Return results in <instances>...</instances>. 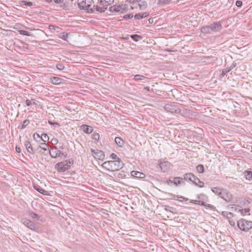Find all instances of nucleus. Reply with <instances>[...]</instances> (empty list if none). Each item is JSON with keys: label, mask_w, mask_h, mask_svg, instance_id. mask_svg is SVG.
I'll return each mask as SVG.
<instances>
[{"label": "nucleus", "mask_w": 252, "mask_h": 252, "mask_svg": "<svg viewBox=\"0 0 252 252\" xmlns=\"http://www.w3.org/2000/svg\"><path fill=\"white\" fill-rule=\"evenodd\" d=\"M123 163L120 159L115 160L106 161L102 164V167L108 171H118L123 167Z\"/></svg>", "instance_id": "obj_1"}, {"label": "nucleus", "mask_w": 252, "mask_h": 252, "mask_svg": "<svg viewBox=\"0 0 252 252\" xmlns=\"http://www.w3.org/2000/svg\"><path fill=\"white\" fill-rule=\"evenodd\" d=\"M73 160L69 159L57 163L55 165V168L59 172H64L70 168L71 165L73 163Z\"/></svg>", "instance_id": "obj_2"}, {"label": "nucleus", "mask_w": 252, "mask_h": 252, "mask_svg": "<svg viewBox=\"0 0 252 252\" xmlns=\"http://www.w3.org/2000/svg\"><path fill=\"white\" fill-rule=\"evenodd\" d=\"M165 109L166 111L171 113H180L182 115L187 117L190 112L189 110L183 109L181 110L178 106L175 105L167 104L165 106Z\"/></svg>", "instance_id": "obj_3"}, {"label": "nucleus", "mask_w": 252, "mask_h": 252, "mask_svg": "<svg viewBox=\"0 0 252 252\" xmlns=\"http://www.w3.org/2000/svg\"><path fill=\"white\" fill-rule=\"evenodd\" d=\"M78 5L80 9L87 10L88 12L94 13V9L91 7L93 0H78Z\"/></svg>", "instance_id": "obj_4"}, {"label": "nucleus", "mask_w": 252, "mask_h": 252, "mask_svg": "<svg viewBox=\"0 0 252 252\" xmlns=\"http://www.w3.org/2000/svg\"><path fill=\"white\" fill-rule=\"evenodd\" d=\"M239 228L244 231H248L252 228V221L242 219L237 221Z\"/></svg>", "instance_id": "obj_5"}, {"label": "nucleus", "mask_w": 252, "mask_h": 252, "mask_svg": "<svg viewBox=\"0 0 252 252\" xmlns=\"http://www.w3.org/2000/svg\"><path fill=\"white\" fill-rule=\"evenodd\" d=\"M128 10L127 6L126 4L114 5L109 7V11L112 12L124 13Z\"/></svg>", "instance_id": "obj_6"}, {"label": "nucleus", "mask_w": 252, "mask_h": 252, "mask_svg": "<svg viewBox=\"0 0 252 252\" xmlns=\"http://www.w3.org/2000/svg\"><path fill=\"white\" fill-rule=\"evenodd\" d=\"M49 154L50 156L53 158H56L58 157H60L61 156H64L65 158H66L67 155H64L57 147H54L49 150Z\"/></svg>", "instance_id": "obj_7"}, {"label": "nucleus", "mask_w": 252, "mask_h": 252, "mask_svg": "<svg viewBox=\"0 0 252 252\" xmlns=\"http://www.w3.org/2000/svg\"><path fill=\"white\" fill-rule=\"evenodd\" d=\"M220 197L227 202H234L232 194L225 189L223 190Z\"/></svg>", "instance_id": "obj_8"}, {"label": "nucleus", "mask_w": 252, "mask_h": 252, "mask_svg": "<svg viewBox=\"0 0 252 252\" xmlns=\"http://www.w3.org/2000/svg\"><path fill=\"white\" fill-rule=\"evenodd\" d=\"M92 155L95 158L101 159L104 158V154L102 151L94 149H91Z\"/></svg>", "instance_id": "obj_9"}, {"label": "nucleus", "mask_w": 252, "mask_h": 252, "mask_svg": "<svg viewBox=\"0 0 252 252\" xmlns=\"http://www.w3.org/2000/svg\"><path fill=\"white\" fill-rule=\"evenodd\" d=\"M170 163L168 161H160L159 166L161 170L163 172L168 171L170 168Z\"/></svg>", "instance_id": "obj_10"}, {"label": "nucleus", "mask_w": 252, "mask_h": 252, "mask_svg": "<svg viewBox=\"0 0 252 252\" xmlns=\"http://www.w3.org/2000/svg\"><path fill=\"white\" fill-rule=\"evenodd\" d=\"M23 224L27 226L28 228L31 229V230H34L35 228V224L32 221L24 219L22 220Z\"/></svg>", "instance_id": "obj_11"}, {"label": "nucleus", "mask_w": 252, "mask_h": 252, "mask_svg": "<svg viewBox=\"0 0 252 252\" xmlns=\"http://www.w3.org/2000/svg\"><path fill=\"white\" fill-rule=\"evenodd\" d=\"M182 180L183 179L180 177H175L173 180H167L166 181V183L168 185H170V184H174L175 185L178 186L181 183Z\"/></svg>", "instance_id": "obj_12"}, {"label": "nucleus", "mask_w": 252, "mask_h": 252, "mask_svg": "<svg viewBox=\"0 0 252 252\" xmlns=\"http://www.w3.org/2000/svg\"><path fill=\"white\" fill-rule=\"evenodd\" d=\"M211 31L212 32H216L220 31L221 28V25L219 22L214 23L210 25Z\"/></svg>", "instance_id": "obj_13"}, {"label": "nucleus", "mask_w": 252, "mask_h": 252, "mask_svg": "<svg viewBox=\"0 0 252 252\" xmlns=\"http://www.w3.org/2000/svg\"><path fill=\"white\" fill-rule=\"evenodd\" d=\"M99 5H94L93 7H92L93 9L95 10H96L97 12L100 13H103L105 11V10L107 9V7L106 6L100 5V4L98 3Z\"/></svg>", "instance_id": "obj_14"}, {"label": "nucleus", "mask_w": 252, "mask_h": 252, "mask_svg": "<svg viewBox=\"0 0 252 252\" xmlns=\"http://www.w3.org/2000/svg\"><path fill=\"white\" fill-rule=\"evenodd\" d=\"M134 4L135 5V6H137V5L140 10H144L147 7V3L144 0L140 1L138 2H135Z\"/></svg>", "instance_id": "obj_15"}, {"label": "nucleus", "mask_w": 252, "mask_h": 252, "mask_svg": "<svg viewBox=\"0 0 252 252\" xmlns=\"http://www.w3.org/2000/svg\"><path fill=\"white\" fill-rule=\"evenodd\" d=\"M131 175L133 177L141 179H143L145 177V175L144 173L137 171H131Z\"/></svg>", "instance_id": "obj_16"}, {"label": "nucleus", "mask_w": 252, "mask_h": 252, "mask_svg": "<svg viewBox=\"0 0 252 252\" xmlns=\"http://www.w3.org/2000/svg\"><path fill=\"white\" fill-rule=\"evenodd\" d=\"M223 189L218 187H213L211 188V190L216 194L219 195L220 197L221 196Z\"/></svg>", "instance_id": "obj_17"}, {"label": "nucleus", "mask_w": 252, "mask_h": 252, "mask_svg": "<svg viewBox=\"0 0 252 252\" xmlns=\"http://www.w3.org/2000/svg\"><path fill=\"white\" fill-rule=\"evenodd\" d=\"M100 5L106 6V7L114 2V0H98Z\"/></svg>", "instance_id": "obj_18"}, {"label": "nucleus", "mask_w": 252, "mask_h": 252, "mask_svg": "<svg viewBox=\"0 0 252 252\" xmlns=\"http://www.w3.org/2000/svg\"><path fill=\"white\" fill-rule=\"evenodd\" d=\"M82 129L86 133H91L93 130V127L87 125H83Z\"/></svg>", "instance_id": "obj_19"}, {"label": "nucleus", "mask_w": 252, "mask_h": 252, "mask_svg": "<svg viewBox=\"0 0 252 252\" xmlns=\"http://www.w3.org/2000/svg\"><path fill=\"white\" fill-rule=\"evenodd\" d=\"M195 178V176L191 173H187L184 175V179L187 181L189 180L192 182Z\"/></svg>", "instance_id": "obj_20"}, {"label": "nucleus", "mask_w": 252, "mask_h": 252, "mask_svg": "<svg viewBox=\"0 0 252 252\" xmlns=\"http://www.w3.org/2000/svg\"><path fill=\"white\" fill-rule=\"evenodd\" d=\"M149 13L148 12L138 13L134 15V18L136 20H140L142 18L147 17Z\"/></svg>", "instance_id": "obj_21"}, {"label": "nucleus", "mask_w": 252, "mask_h": 252, "mask_svg": "<svg viewBox=\"0 0 252 252\" xmlns=\"http://www.w3.org/2000/svg\"><path fill=\"white\" fill-rule=\"evenodd\" d=\"M244 174L247 180L252 181V170L245 171Z\"/></svg>", "instance_id": "obj_22"}, {"label": "nucleus", "mask_w": 252, "mask_h": 252, "mask_svg": "<svg viewBox=\"0 0 252 252\" xmlns=\"http://www.w3.org/2000/svg\"><path fill=\"white\" fill-rule=\"evenodd\" d=\"M25 146L28 152L30 153L33 154V151L31 146L30 142L29 141H26L25 142Z\"/></svg>", "instance_id": "obj_23"}, {"label": "nucleus", "mask_w": 252, "mask_h": 252, "mask_svg": "<svg viewBox=\"0 0 252 252\" xmlns=\"http://www.w3.org/2000/svg\"><path fill=\"white\" fill-rule=\"evenodd\" d=\"M201 32L203 33H211L212 32L210 26L202 27L201 28Z\"/></svg>", "instance_id": "obj_24"}, {"label": "nucleus", "mask_w": 252, "mask_h": 252, "mask_svg": "<svg viewBox=\"0 0 252 252\" xmlns=\"http://www.w3.org/2000/svg\"><path fill=\"white\" fill-rule=\"evenodd\" d=\"M51 83L53 84H59L61 82V80L60 78L56 77H54L51 79Z\"/></svg>", "instance_id": "obj_25"}, {"label": "nucleus", "mask_w": 252, "mask_h": 252, "mask_svg": "<svg viewBox=\"0 0 252 252\" xmlns=\"http://www.w3.org/2000/svg\"><path fill=\"white\" fill-rule=\"evenodd\" d=\"M115 141L116 144L120 147H122L124 144L123 140L120 137H116L115 139Z\"/></svg>", "instance_id": "obj_26"}, {"label": "nucleus", "mask_w": 252, "mask_h": 252, "mask_svg": "<svg viewBox=\"0 0 252 252\" xmlns=\"http://www.w3.org/2000/svg\"><path fill=\"white\" fill-rule=\"evenodd\" d=\"M221 215L224 216L226 217L228 219L231 218L233 217V214L231 212H228L227 211H223L221 213Z\"/></svg>", "instance_id": "obj_27"}, {"label": "nucleus", "mask_w": 252, "mask_h": 252, "mask_svg": "<svg viewBox=\"0 0 252 252\" xmlns=\"http://www.w3.org/2000/svg\"><path fill=\"white\" fill-rule=\"evenodd\" d=\"M171 0H158L157 3L158 5H166L169 4Z\"/></svg>", "instance_id": "obj_28"}, {"label": "nucleus", "mask_w": 252, "mask_h": 252, "mask_svg": "<svg viewBox=\"0 0 252 252\" xmlns=\"http://www.w3.org/2000/svg\"><path fill=\"white\" fill-rule=\"evenodd\" d=\"M234 66H235V65H233L229 68H226L223 69L222 71V73H221V77H223L226 74V73L229 72L233 68V67Z\"/></svg>", "instance_id": "obj_29"}, {"label": "nucleus", "mask_w": 252, "mask_h": 252, "mask_svg": "<svg viewBox=\"0 0 252 252\" xmlns=\"http://www.w3.org/2000/svg\"><path fill=\"white\" fill-rule=\"evenodd\" d=\"M49 145L48 144L45 143V142H43L40 144L39 146V148L42 149L44 151H47L48 149Z\"/></svg>", "instance_id": "obj_30"}, {"label": "nucleus", "mask_w": 252, "mask_h": 252, "mask_svg": "<svg viewBox=\"0 0 252 252\" xmlns=\"http://www.w3.org/2000/svg\"><path fill=\"white\" fill-rule=\"evenodd\" d=\"M190 202L195 204H199L202 206L206 205V203L203 201H201L199 200H191Z\"/></svg>", "instance_id": "obj_31"}, {"label": "nucleus", "mask_w": 252, "mask_h": 252, "mask_svg": "<svg viewBox=\"0 0 252 252\" xmlns=\"http://www.w3.org/2000/svg\"><path fill=\"white\" fill-rule=\"evenodd\" d=\"M196 170L199 173H203L204 172V166L202 164H199L196 166Z\"/></svg>", "instance_id": "obj_32"}, {"label": "nucleus", "mask_w": 252, "mask_h": 252, "mask_svg": "<svg viewBox=\"0 0 252 252\" xmlns=\"http://www.w3.org/2000/svg\"><path fill=\"white\" fill-rule=\"evenodd\" d=\"M34 188L37 191H38L39 192H40V193H41L42 194H44V195H46L47 194V191H46L45 190H44V189H41L40 188H38V187H35V186H34Z\"/></svg>", "instance_id": "obj_33"}, {"label": "nucleus", "mask_w": 252, "mask_h": 252, "mask_svg": "<svg viewBox=\"0 0 252 252\" xmlns=\"http://www.w3.org/2000/svg\"><path fill=\"white\" fill-rule=\"evenodd\" d=\"M145 78H146V77L145 76L142 75L137 74V75H135L134 76V79L136 81H138V80H141L143 79H145Z\"/></svg>", "instance_id": "obj_34"}, {"label": "nucleus", "mask_w": 252, "mask_h": 252, "mask_svg": "<svg viewBox=\"0 0 252 252\" xmlns=\"http://www.w3.org/2000/svg\"><path fill=\"white\" fill-rule=\"evenodd\" d=\"M41 139L43 142H46L49 140V137L47 134L43 133L41 136Z\"/></svg>", "instance_id": "obj_35"}, {"label": "nucleus", "mask_w": 252, "mask_h": 252, "mask_svg": "<svg viewBox=\"0 0 252 252\" xmlns=\"http://www.w3.org/2000/svg\"><path fill=\"white\" fill-rule=\"evenodd\" d=\"M131 37L133 40L135 41H138L139 40V39H141L142 38L141 36L138 35L137 34L132 35L131 36Z\"/></svg>", "instance_id": "obj_36"}, {"label": "nucleus", "mask_w": 252, "mask_h": 252, "mask_svg": "<svg viewBox=\"0 0 252 252\" xmlns=\"http://www.w3.org/2000/svg\"><path fill=\"white\" fill-rule=\"evenodd\" d=\"M30 123V121L29 120H25L23 122V124L22 125V126H21V128L22 129H24L26 126L29 125V124Z\"/></svg>", "instance_id": "obj_37"}, {"label": "nucleus", "mask_w": 252, "mask_h": 252, "mask_svg": "<svg viewBox=\"0 0 252 252\" xmlns=\"http://www.w3.org/2000/svg\"><path fill=\"white\" fill-rule=\"evenodd\" d=\"M19 33L21 34L26 35V36H30L31 35L30 33L29 32L24 31V30H20L19 31Z\"/></svg>", "instance_id": "obj_38"}, {"label": "nucleus", "mask_w": 252, "mask_h": 252, "mask_svg": "<svg viewBox=\"0 0 252 252\" xmlns=\"http://www.w3.org/2000/svg\"><path fill=\"white\" fill-rule=\"evenodd\" d=\"M93 138L94 140L98 141L99 139V134L98 133L93 134Z\"/></svg>", "instance_id": "obj_39"}, {"label": "nucleus", "mask_w": 252, "mask_h": 252, "mask_svg": "<svg viewBox=\"0 0 252 252\" xmlns=\"http://www.w3.org/2000/svg\"><path fill=\"white\" fill-rule=\"evenodd\" d=\"M23 4L28 6H31L32 5V3L30 1H22Z\"/></svg>", "instance_id": "obj_40"}, {"label": "nucleus", "mask_w": 252, "mask_h": 252, "mask_svg": "<svg viewBox=\"0 0 252 252\" xmlns=\"http://www.w3.org/2000/svg\"><path fill=\"white\" fill-rule=\"evenodd\" d=\"M48 123L50 125H53V126H60V124L58 123H56V122H53L51 121H48Z\"/></svg>", "instance_id": "obj_41"}, {"label": "nucleus", "mask_w": 252, "mask_h": 252, "mask_svg": "<svg viewBox=\"0 0 252 252\" xmlns=\"http://www.w3.org/2000/svg\"><path fill=\"white\" fill-rule=\"evenodd\" d=\"M133 17V15L132 14H128L125 15L123 16V18L125 19H131Z\"/></svg>", "instance_id": "obj_42"}, {"label": "nucleus", "mask_w": 252, "mask_h": 252, "mask_svg": "<svg viewBox=\"0 0 252 252\" xmlns=\"http://www.w3.org/2000/svg\"><path fill=\"white\" fill-rule=\"evenodd\" d=\"M57 68L60 70H62L64 69V66L63 64L60 63L57 64Z\"/></svg>", "instance_id": "obj_43"}, {"label": "nucleus", "mask_w": 252, "mask_h": 252, "mask_svg": "<svg viewBox=\"0 0 252 252\" xmlns=\"http://www.w3.org/2000/svg\"><path fill=\"white\" fill-rule=\"evenodd\" d=\"M250 211L249 209H239L238 212H241L242 214H243V213H248Z\"/></svg>", "instance_id": "obj_44"}, {"label": "nucleus", "mask_w": 252, "mask_h": 252, "mask_svg": "<svg viewBox=\"0 0 252 252\" xmlns=\"http://www.w3.org/2000/svg\"><path fill=\"white\" fill-rule=\"evenodd\" d=\"M110 157H111V158L112 159H115V160H118V158H119L117 157V156L116 154H114V153H113V154H112L111 155Z\"/></svg>", "instance_id": "obj_45"}, {"label": "nucleus", "mask_w": 252, "mask_h": 252, "mask_svg": "<svg viewBox=\"0 0 252 252\" xmlns=\"http://www.w3.org/2000/svg\"><path fill=\"white\" fill-rule=\"evenodd\" d=\"M30 215H31V217L33 219H38V215L35 213L32 212L30 214Z\"/></svg>", "instance_id": "obj_46"}, {"label": "nucleus", "mask_w": 252, "mask_h": 252, "mask_svg": "<svg viewBox=\"0 0 252 252\" xmlns=\"http://www.w3.org/2000/svg\"><path fill=\"white\" fill-rule=\"evenodd\" d=\"M33 138L34 140H37L38 139L41 138L39 135L38 133H34L33 135Z\"/></svg>", "instance_id": "obj_47"}, {"label": "nucleus", "mask_w": 252, "mask_h": 252, "mask_svg": "<svg viewBox=\"0 0 252 252\" xmlns=\"http://www.w3.org/2000/svg\"><path fill=\"white\" fill-rule=\"evenodd\" d=\"M200 179H199L197 177H195V179L193 181L192 183H193L195 185L199 182Z\"/></svg>", "instance_id": "obj_48"}, {"label": "nucleus", "mask_w": 252, "mask_h": 252, "mask_svg": "<svg viewBox=\"0 0 252 252\" xmlns=\"http://www.w3.org/2000/svg\"><path fill=\"white\" fill-rule=\"evenodd\" d=\"M242 5V2L240 0H237L236 1V5L237 6V7H240Z\"/></svg>", "instance_id": "obj_49"}, {"label": "nucleus", "mask_w": 252, "mask_h": 252, "mask_svg": "<svg viewBox=\"0 0 252 252\" xmlns=\"http://www.w3.org/2000/svg\"><path fill=\"white\" fill-rule=\"evenodd\" d=\"M32 100H29L27 99L25 101V103L27 106H30L32 104Z\"/></svg>", "instance_id": "obj_50"}, {"label": "nucleus", "mask_w": 252, "mask_h": 252, "mask_svg": "<svg viewBox=\"0 0 252 252\" xmlns=\"http://www.w3.org/2000/svg\"><path fill=\"white\" fill-rule=\"evenodd\" d=\"M196 186H198L200 188H202L204 186V183L200 180L199 182L197 184Z\"/></svg>", "instance_id": "obj_51"}, {"label": "nucleus", "mask_w": 252, "mask_h": 252, "mask_svg": "<svg viewBox=\"0 0 252 252\" xmlns=\"http://www.w3.org/2000/svg\"><path fill=\"white\" fill-rule=\"evenodd\" d=\"M206 205H204L205 206H207L208 208L211 209H215V207L211 205V204H207L206 203Z\"/></svg>", "instance_id": "obj_52"}, {"label": "nucleus", "mask_w": 252, "mask_h": 252, "mask_svg": "<svg viewBox=\"0 0 252 252\" xmlns=\"http://www.w3.org/2000/svg\"><path fill=\"white\" fill-rule=\"evenodd\" d=\"M176 197H177V198H180V199H181V200H180V201H183V200L187 201V200H188V198H185V197H183V196H180V197H179V196H176Z\"/></svg>", "instance_id": "obj_53"}, {"label": "nucleus", "mask_w": 252, "mask_h": 252, "mask_svg": "<svg viewBox=\"0 0 252 252\" xmlns=\"http://www.w3.org/2000/svg\"><path fill=\"white\" fill-rule=\"evenodd\" d=\"M229 224L231 226H235V221L233 220H229Z\"/></svg>", "instance_id": "obj_54"}, {"label": "nucleus", "mask_w": 252, "mask_h": 252, "mask_svg": "<svg viewBox=\"0 0 252 252\" xmlns=\"http://www.w3.org/2000/svg\"><path fill=\"white\" fill-rule=\"evenodd\" d=\"M54 2L57 4H61L63 2V0H54Z\"/></svg>", "instance_id": "obj_55"}, {"label": "nucleus", "mask_w": 252, "mask_h": 252, "mask_svg": "<svg viewBox=\"0 0 252 252\" xmlns=\"http://www.w3.org/2000/svg\"><path fill=\"white\" fill-rule=\"evenodd\" d=\"M124 176H125V175H124L123 172L122 171L121 173H119L118 177H123Z\"/></svg>", "instance_id": "obj_56"}, {"label": "nucleus", "mask_w": 252, "mask_h": 252, "mask_svg": "<svg viewBox=\"0 0 252 252\" xmlns=\"http://www.w3.org/2000/svg\"><path fill=\"white\" fill-rule=\"evenodd\" d=\"M16 151L18 153H20L21 150H20V147L16 146Z\"/></svg>", "instance_id": "obj_57"}, {"label": "nucleus", "mask_w": 252, "mask_h": 252, "mask_svg": "<svg viewBox=\"0 0 252 252\" xmlns=\"http://www.w3.org/2000/svg\"><path fill=\"white\" fill-rule=\"evenodd\" d=\"M234 208V210L238 212L239 209H240L238 207L235 206L234 207H232V209H233Z\"/></svg>", "instance_id": "obj_58"}, {"label": "nucleus", "mask_w": 252, "mask_h": 252, "mask_svg": "<svg viewBox=\"0 0 252 252\" xmlns=\"http://www.w3.org/2000/svg\"><path fill=\"white\" fill-rule=\"evenodd\" d=\"M149 22L150 23H153V19H152V18H150L149 20Z\"/></svg>", "instance_id": "obj_59"}, {"label": "nucleus", "mask_w": 252, "mask_h": 252, "mask_svg": "<svg viewBox=\"0 0 252 252\" xmlns=\"http://www.w3.org/2000/svg\"><path fill=\"white\" fill-rule=\"evenodd\" d=\"M47 3H51L52 2V0H43Z\"/></svg>", "instance_id": "obj_60"}, {"label": "nucleus", "mask_w": 252, "mask_h": 252, "mask_svg": "<svg viewBox=\"0 0 252 252\" xmlns=\"http://www.w3.org/2000/svg\"><path fill=\"white\" fill-rule=\"evenodd\" d=\"M63 34H64V33H63ZM67 34H66L65 35L63 34V37H62V38L65 40V38L67 37Z\"/></svg>", "instance_id": "obj_61"}, {"label": "nucleus", "mask_w": 252, "mask_h": 252, "mask_svg": "<svg viewBox=\"0 0 252 252\" xmlns=\"http://www.w3.org/2000/svg\"><path fill=\"white\" fill-rule=\"evenodd\" d=\"M53 141H54V143L56 144L57 143H58V140L57 139H54V140H52Z\"/></svg>", "instance_id": "obj_62"}, {"label": "nucleus", "mask_w": 252, "mask_h": 252, "mask_svg": "<svg viewBox=\"0 0 252 252\" xmlns=\"http://www.w3.org/2000/svg\"><path fill=\"white\" fill-rule=\"evenodd\" d=\"M144 89L149 91V87H144Z\"/></svg>", "instance_id": "obj_63"}, {"label": "nucleus", "mask_w": 252, "mask_h": 252, "mask_svg": "<svg viewBox=\"0 0 252 252\" xmlns=\"http://www.w3.org/2000/svg\"><path fill=\"white\" fill-rule=\"evenodd\" d=\"M127 1H129L130 2H133L134 0H127Z\"/></svg>", "instance_id": "obj_64"}]
</instances>
